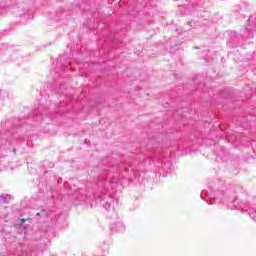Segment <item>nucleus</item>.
Masks as SVG:
<instances>
[{
  "label": "nucleus",
  "instance_id": "obj_1",
  "mask_svg": "<svg viewBox=\"0 0 256 256\" xmlns=\"http://www.w3.org/2000/svg\"><path fill=\"white\" fill-rule=\"evenodd\" d=\"M26 221L31 222L32 219H31V218H28V219L22 218V219H21V223H25Z\"/></svg>",
  "mask_w": 256,
  "mask_h": 256
},
{
  "label": "nucleus",
  "instance_id": "obj_2",
  "mask_svg": "<svg viewBox=\"0 0 256 256\" xmlns=\"http://www.w3.org/2000/svg\"><path fill=\"white\" fill-rule=\"evenodd\" d=\"M41 215V213H37V216L39 217Z\"/></svg>",
  "mask_w": 256,
  "mask_h": 256
}]
</instances>
